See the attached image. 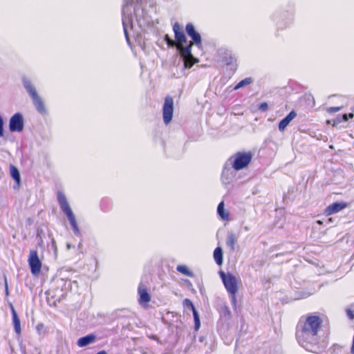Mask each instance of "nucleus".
<instances>
[{"label": "nucleus", "instance_id": "19", "mask_svg": "<svg viewBox=\"0 0 354 354\" xmlns=\"http://www.w3.org/2000/svg\"><path fill=\"white\" fill-rule=\"evenodd\" d=\"M252 82L251 77H246L244 80L240 81L234 88V90H238L245 86L250 85Z\"/></svg>", "mask_w": 354, "mask_h": 354}, {"label": "nucleus", "instance_id": "26", "mask_svg": "<svg viewBox=\"0 0 354 354\" xmlns=\"http://www.w3.org/2000/svg\"><path fill=\"white\" fill-rule=\"evenodd\" d=\"M268 106L266 102H263V103L260 104L259 106V109L261 111H266L268 110Z\"/></svg>", "mask_w": 354, "mask_h": 354}, {"label": "nucleus", "instance_id": "22", "mask_svg": "<svg viewBox=\"0 0 354 354\" xmlns=\"http://www.w3.org/2000/svg\"><path fill=\"white\" fill-rule=\"evenodd\" d=\"M354 117L353 113H348V114H343L341 118L337 117L336 120L335 121V123L338 124L340 123L342 121H347L349 118H353Z\"/></svg>", "mask_w": 354, "mask_h": 354}, {"label": "nucleus", "instance_id": "12", "mask_svg": "<svg viewBox=\"0 0 354 354\" xmlns=\"http://www.w3.org/2000/svg\"><path fill=\"white\" fill-rule=\"evenodd\" d=\"M348 205L346 203L344 202H335L330 205H328L324 213L326 216H330L334 214H336L346 207H347Z\"/></svg>", "mask_w": 354, "mask_h": 354}, {"label": "nucleus", "instance_id": "29", "mask_svg": "<svg viewBox=\"0 0 354 354\" xmlns=\"http://www.w3.org/2000/svg\"><path fill=\"white\" fill-rule=\"evenodd\" d=\"M339 109H340V108H339V107L333 106V107H329V108L327 109V111H328V113H335V112H337Z\"/></svg>", "mask_w": 354, "mask_h": 354}, {"label": "nucleus", "instance_id": "8", "mask_svg": "<svg viewBox=\"0 0 354 354\" xmlns=\"http://www.w3.org/2000/svg\"><path fill=\"white\" fill-rule=\"evenodd\" d=\"M174 109V102L173 97L169 95L166 96L162 106V119L166 125L169 124L172 120Z\"/></svg>", "mask_w": 354, "mask_h": 354}, {"label": "nucleus", "instance_id": "24", "mask_svg": "<svg viewBox=\"0 0 354 354\" xmlns=\"http://www.w3.org/2000/svg\"><path fill=\"white\" fill-rule=\"evenodd\" d=\"M183 303L184 306L190 308L193 313H194V310H196L193 303L192 302V301L190 299H185L183 300Z\"/></svg>", "mask_w": 354, "mask_h": 354}, {"label": "nucleus", "instance_id": "25", "mask_svg": "<svg viewBox=\"0 0 354 354\" xmlns=\"http://www.w3.org/2000/svg\"><path fill=\"white\" fill-rule=\"evenodd\" d=\"M193 315L194 319L195 328L196 330H198L200 327V319L196 310H194V313H193Z\"/></svg>", "mask_w": 354, "mask_h": 354}, {"label": "nucleus", "instance_id": "20", "mask_svg": "<svg viewBox=\"0 0 354 354\" xmlns=\"http://www.w3.org/2000/svg\"><path fill=\"white\" fill-rule=\"evenodd\" d=\"M236 242V238L234 234H231L227 236L226 243L232 249H234Z\"/></svg>", "mask_w": 354, "mask_h": 354}, {"label": "nucleus", "instance_id": "6", "mask_svg": "<svg viewBox=\"0 0 354 354\" xmlns=\"http://www.w3.org/2000/svg\"><path fill=\"white\" fill-rule=\"evenodd\" d=\"M192 46L193 42L189 41L187 45L185 46L179 51L180 56L183 60V65L185 68H191L195 64L199 62V59L194 57L192 53Z\"/></svg>", "mask_w": 354, "mask_h": 354}, {"label": "nucleus", "instance_id": "31", "mask_svg": "<svg viewBox=\"0 0 354 354\" xmlns=\"http://www.w3.org/2000/svg\"><path fill=\"white\" fill-rule=\"evenodd\" d=\"M37 329H41L44 328V325L42 324H38L37 326Z\"/></svg>", "mask_w": 354, "mask_h": 354}, {"label": "nucleus", "instance_id": "9", "mask_svg": "<svg viewBox=\"0 0 354 354\" xmlns=\"http://www.w3.org/2000/svg\"><path fill=\"white\" fill-rule=\"evenodd\" d=\"M28 262L31 273L35 276L39 275L41 272L42 263L39 259L37 252L36 250H30Z\"/></svg>", "mask_w": 354, "mask_h": 354}, {"label": "nucleus", "instance_id": "16", "mask_svg": "<svg viewBox=\"0 0 354 354\" xmlns=\"http://www.w3.org/2000/svg\"><path fill=\"white\" fill-rule=\"evenodd\" d=\"M10 172L11 177L15 180L17 185L19 186L21 183L20 174L18 169L14 165L10 166Z\"/></svg>", "mask_w": 354, "mask_h": 354}, {"label": "nucleus", "instance_id": "3", "mask_svg": "<svg viewBox=\"0 0 354 354\" xmlns=\"http://www.w3.org/2000/svg\"><path fill=\"white\" fill-rule=\"evenodd\" d=\"M57 201L60 205L62 211L66 214L68 217V219L70 221V223L75 232H77V225L75 221V216L68 203L67 199L64 195V194L62 192H58L57 193Z\"/></svg>", "mask_w": 354, "mask_h": 354}, {"label": "nucleus", "instance_id": "15", "mask_svg": "<svg viewBox=\"0 0 354 354\" xmlns=\"http://www.w3.org/2000/svg\"><path fill=\"white\" fill-rule=\"evenodd\" d=\"M11 312L12 315V322L14 326V329L15 333L19 335L21 333L20 319L17 314L16 310H15L12 305H11Z\"/></svg>", "mask_w": 354, "mask_h": 354}, {"label": "nucleus", "instance_id": "17", "mask_svg": "<svg viewBox=\"0 0 354 354\" xmlns=\"http://www.w3.org/2000/svg\"><path fill=\"white\" fill-rule=\"evenodd\" d=\"M214 258L218 265L223 263V251L220 247L216 248L214 251Z\"/></svg>", "mask_w": 354, "mask_h": 354}, {"label": "nucleus", "instance_id": "27", "mask_svg": "<svg viewBox=\"0 0 354 354\" xmlns=\"http://www.w3.org/2000/svg\"><path fill=\"white\" fill-rule=\"evenodd\" d=\"M3 124H4L3 120L2 117L0 115V137H3L4 135Z\"/></svg>", "mask_w": 354, "mask_h": 354}, {"label": "nucleus", "instance_id": "2", "mask_svg": "<svg viewBox=\"0 0 354 354\" xmlns=\"http://www.w3.org/2000/svg\"><path fill=\"white\" fill-rule=\"evenodd\" d=\"M175 40H173L169 37L168 35L165 36V40L167 44L169 47H176L177 50L180 51L183 47L184 44H187V40L183 31V27L179 23L176 22L173 24L172 27Z\"/></svg>", "mask_w": 354, "mask_h": 354}, {"label": "nucleus", "instance_id": "23", "mask_svg": "<svg viewBox=\"0 0 354 354\" xmlns=\"http://www.w3.org/2000/svg\"><path fill=\"white\" fill-rule=\"evenodd\" d=\"M88 344V335H86L77 341V345L80 347L85 346Z\"/></svg>", "mask_w": 354, "mask_h": 354}, {"label": "nucleus", "instance_id": "13", "mask_svg": "<svg viewBox=\"0 0 354 354\" xmlns=\"http://www.w3.org/2000/svg\"><path fill=\"white\" fill-rule=\"evenodd\" d=\"M139 295V303L140 304H147L151 300V296L148 292L147 287L142 284L139 285L138 288Z\"/></svg>", "mask_w": 354, "mask_h": 354}, {"label": "nucleus", "instance_id": "18", "mask_svg": "<svg viewBox=\"0 0 354 354\" xmlns=\"http://www.w3.org/2000/svg\"><path fill=\"white\" fill-rule=\"evenodd\" d=\"M217 212L218 215L223 219V220H228L229 219V214L227 212L225 211L224 209V202L221 201L217 207Z\"/></svg>", "mask_w": 354, "mask_h": 354}, {"label": "nucleus", "instance_id": "11", "mask_svg": "<svg viewBox=\"0 0 354 354\" xmlns=\"http://www.w3.org/2000/svg\"><path fill=\"white\" fill-rule=\"evenodd\" d=\"M185 30L187 34L192 38L193 44H195L196 46H201V35L196 31L194 26L192 23H189L186 25Z\"/></svg>", "mask_w": 354, "mask_h": 354}, {"label": "nucleus", "instance_id": "5", "mask_svg": "<svg viewBox=\"0 0 354 354\" xmlns=\"http://www.w3.org/2000/svg\"><path fill=\"white\" fill-rule=\"evenodd\" d=\"M232 158L234 160L232 163V167L236 171H239L248 167L252 160V154L250 151L237 152Z\"/></svg>", "mask_w": 354, "mask_h": 354}, {"label": "nucleus", "instance_id": "14", "mask_svg": "<svg viewBox=\"0 0 354 354\" xmlns=\"http://www.w3.org/2000/svg\"><path fill=\"white\" fill-rule=\"evenodd\" d=\"M297 116V113L295 111H291L288 115L282 119L279 123V130L283 131L286 127L290 122Z\"/></svg>", "mask_w": 354, "mask_h": 354}, {"label": "nucleus", "instance_id": "30", "mask_svg": "<svg viewBox=\"0 0 354 354\" xmlns=\"http://www.w3.org/2000/svg\"><path fill=\"white\" fill-rule=\"evenodd\" d=\"M95 339V335L90 334V344L92 343L93 342H94Z\"/></svg>", "mask_w": 354, "mask_h": 354}, {"label": "nucleus", "instance_id": "21", "mask_svg": "<svg viewBox=\"0 0 354 354\" xmlns=\"http://www.w3.org/2000/svg\"><path fill=\"white\" fill-rule=\"evenodd\" d=\"M176 269L178 272H180V273H182L185 275H187L189 277L192 276V273L189 270V269L187 268V267L186 266H183V265L178 266Z\"/></svg>", "mask_w": 354, "mask_h": 354}, {"label": "nucleus", "instance_id": "7", "mask_svg": "<svg viewBox=\"0 0 354 354\" xmlns=\"http://www.w3.org/2000/svg\"><path fill=\"white\" fill-rule=\"evenodd\" d=\"M223 284L231 295L233 300L236 299V294L238 291V281L237 279L231 274H225L224 272L221 273Z\"/></svg>", "mask_w": 354, "mask_h": 354}, {"label": "nucleus", "instance_id": "28", "mask_svg": "<svg viewBox=\"0 0 354 354\" xmlns=\"http://www.w3.org/2000/svg\"><path fill=\"white\" fill-rule=\"evenodd\" d=\"M348 317L353 320L354 319V311L351 309H346V310Z\"/></svg>", "mask_w": 354, "mask_h": 354}, {"label": "nucleus", "instance_id": "1", "mask_svg": "<svg viewBox=\"0 0 354 354\" xmlns=\"http://www.w3.org/2000/svg\"><path fill=\"white\" fill-rule=\"evenodd\" d=\"M322 318L317 315L310 314L302 317L296 328V337L303 346L312 344L322 328Z\"/></svg>", "mask_w": 354, "mask_h": 354}, {"label": "nucleus", "instance_id": "4", "mask_svg": "<svg viewBox=\"0 0 354 354\" xmlns=\"http://www.w3.org/2000/svg\"><path fill=\"white\" fill-rule=\"evenodd\" d=\"M24 85L30 95L37 111L40 113H46L44 103L38 95L35 88L32 85L31 82L30 81H25Z\"/></svg>", "mask_w": 354, "mask_h": 354}, {"label": "nucleus", "instance_id": "10", "mask_svg": "<svg viewBox=\"0 0 354 354\" xmlns=\"http://www.w3.org/2000/svg\"><path fill=\"white\" fill-rule=\"evenodd\" d=\"M9 129L12 132H20L24 129V119L21 113L14 114L10 119Z\"/></svg>", "mask_w": 354, "mask_h": 354}]
</instances>
